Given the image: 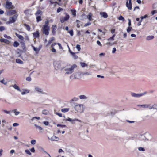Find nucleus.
<instances>
[{
  "instance_id": "obj_63",
  "label": "nucleus",
  "mask_w": 157,
  "mask_h": 157,
  "mask_svg": "<svg viewBox=\"0 0 157 157\" xmlns=\"http://www.w3.org/2000/svg\"><path fill=\"white\" fill-rule=\"evenodd\" d=\"M115 31V29H111V32L112 34H113L114 33Z\"/></svg>"
},
{
  "instance_id": "obj_8",
  "label": "nucleus",
  "mask_w": 157,
  "mask_h": 157,
  "mask_svg": "<svg viewBox=\"0 0 157 157\" xmlns=\"http://www.w3.org/2000/svg\"><path fill=\"white\" fill-rule=\"evenodd\" d=\"M132 0H129L128 2V1H126V6L128 10H131L132 9Z\"/></svg>"
},
{
  "instance_id": "obj_4",
  "label": "nucleus",
  "mask_w": 157,
  "mask_h": 157,
  "mask_svg": "<svg viewBox=\"0 0 157 157\" xmlns=\"http://www.w3.org/2000/svg\"><path fill=\"white\" fill-rule=\"evenodd\" d=\"M64 14L65 15V17H61L60 19V21L62 23H63L65 21H67L70 18V16L68 13H64Z\"/></svg>"
},
{
  "instance_id": "obj_14",
  "label": "nucleus",
  "mask_w": 157,
  "mask_h": 157,
  "mask_svg": "<svg viewBox=\"0 0 157 157\" xmlns=\"http://www.w3.org/2000/svg\"><path fill=\"white\" fill-rule=\"evenodd\" d=\"M16 13V11L15 10H10L7 12V14L9 15H12L15 14Z\"/></svg>"
},
{
  "instance_id": "obj_10",
  "label": "nucleus",
  "mask_w": 157,
  "mask_h": 157,
  "mask_svg": "<svg viewBox=\"0 0 157 157\" xmlns=\"http://www.w3.org/2000/svg\"><path fill=\"white\" fill-rule=\"evenodd\" d=\"M18 16V14H16L13 15V17H10L9 19L10 22L12 23L15 22Z\"/></svg>"
},
{
  "instance_id": "obj_24",
  "label": "nucleus",
  "mask_w": 157,
  "mask_h": 157,
  "mask_svg": "<svg viewBox=\"0 0 157 157\" xmlns=\"http://www.w3.org/2000/svg\"><path fill=\"white\" fill-rule=\"evenodd\" d=\"M59 140V138L58 137L56 136H52L51 138V140L52 141H58Z\"/></svg>"
},
{
  "instance_id": "obj_64",
  "label": "nucleus",
  "mask_w": 157,
  "mask_h": 157,
  "mask_svg": "<svg viewBox=\"0 0 157 157\" xmlns=\"http://www.w3.org/2000/svg\"><path fill=\"white\" fill-rule=\"evenodd\" d=\"M19 125V124L18 123H15L13 124V126L14 127L18 126Z\"/></svg>"
},
{
  "instance_id": "obj_49",
  "label": "nucleus",
  "mask_w": 157,
  "mask_h": 157,
  "mask_svg": "<svg viewBox=\"0 0 157 157\" xmlns=\"http://www.w3.org/2000/svg\"><path fill=\"white\" fill-rule=\"evenodd\" d=\"M76 48L78 51H79L81 50L80 45L79 44L77 45Z\"/></svg>"
},
{
  "instance_id": "obj_57",
  "label": "nucleus",
  "mask_w": 157,
  "mask_h": 157,
  "mask_svg": "<svg viewBox=\"0 0 157 157\" xmlns=\"http://www.w3.org/2000/svg\"><path fill=\"white\" fill-rule=\"evenodd\" d=\"M57 44H58L59 46V48L60 49H63V47L61 45V44L59 43H56Z\"/></svg>"
},
{
  "instance_id": "obj_28",
  "label": "nucleus",
  "mask_w": 157,
  "mask_h": 157,
  "mask_svg": "<svg viewBox=\"0 0 157 157\" xmlns=\"http://www.w3.org/2000/svg\"><path fill=\"white\" fill-rule=\"evenodd\" d=\"M16 62L17 63L22 64L23 63V62L19 59H17L16 60Z\"/></svg>"
},
{
  "instance_id": "obj_2",
  "label": "nucleus",
  "mask_w": 157,
  "mask_h": 157,
  "mask_svg": "<svg viewBox=\"0 0 157 157\" xmlns=\"http://www.w3.org/2000/svg\"><path fill=\"white\" fill-rule=\"evenodd\" d=\"M42 31L43 33L46 36H48L49 34L50 26L47 25L43 26Z\"/></svg>"
},
{
  "instance_id": "obj_12",
  "label": "nucleus",
  "mask_w": 157,
  "mask_h": 157,
  "mask_svg": "<svg viewBox=\"0 0 157 157\" xmlns=\"http://www.w3.org/2000/svg\"><path fill=\"white\" fill-rule=\"evenodd\" d=\"M33 34L34 38H39L40 37V33L39 31H36L35 32L33 33Z\"/></svg>"
},
{
  "instance_id": "obj_13",
  "label": "nucleus",
  "mask_w": 157,
  "mask_h": 157,
  "mask_svg": "<svg viewBox=\"0 0 157 157\" xmlns=\"http://www.w3.org/2000/svg\"><path fill=\"white\" fill-rule=\"evenodd\" d=\"M52 31L53 35H54L56 33V30L57 29V26L56 25H53L52 26Z\"/></svg>"
},
{
  "instance_id": "obj_40",
  "label": "nucleus",
  "mask_w": 157,
  "mask_h": 157,
  "mask_svg": "<svg viewBox=\"0 0 157 157\" xmlns=\"http://www.w3.org/2000/svg\"><path fill=\"white\" fill-rule=\"evenodd\" d=\"M63 9L62 8L59 7L57 9V13H59L61 11H63Z\"/></svg>"
},
{
  "instance_id": "obj_41",
  "label": "nucleus",
  "mask_w": 157,
  "mask_h": 157,
  "mask_svg": "<svg viewBox=\"0 0 157 157\" xmlns=\"http://www.w3.org/2000/svg\"><path fill=\"white\" fill-rule=\"evenodd\" d=\"M57 126L58 127H61L62 128H64V127H66L67 126L65 125H63V124H58L57 125Z\"/></svg>"
},
{
  "instance_id": "obj_39",
  "label": "nucleus",
  "mask_w": 157,
  "mask_h": 157,
  "mask_svg": "<svg viewBox=\"0 0 157 157\" xmlns=\"http://www.w3.org/2000/svg\"><path fill=\"white\" fill-rule=\"evenodd\" d=\"M115 34H114L113 36L110 38H108L107 40L108 41H109L110 40H114V37H115Z\"/></svg>"
},
{
  "instance_id": "obj_20",
  "label": "nucleus",
  "mask_w": 157,
  "mask_h": 157,
  "mask_svg": "<svg viewBox=\"0 0 157 157\" xmlns=\"http://www.w3.org/2000/svg\"><path fill=\"white\" fill-rule=\"evenodd\" d=\"M15 34L16 36L18 37V38L21 40L23 41L24 39V37L21 35H20L19 34H18V33H15Z\"/></svg>"
},
{
  "instance_id": "obj_56",
  "label": "nucleus",
  "mask_w": 157,
  "mask_h": 157,
  "mask_svg": "<svg viewBox=\"0 0 157 157\" xmlns=\"http://www.w3.org/2000/svg\"><path fill=\"white\" fill-rule=\"evenodd\" d=\"M69 33L71 36H72L73 35V31L72 30L69 31Z\"/></svg>"
},
{
  "instance_id": "obj_61",
  "label": "nucleus",
  "mask_w": 157,
  "mask_h": 157,
  "mask_svg": "<svg viewBox=\"0 0 157 157\" xmlns=\"http://www.w3.org/2000/svg\"><path fill=\"white\" fill-rule=\"evenodd\" d=\"M106 44L108 46H112V45H113V44H112L110 42H107V43H106Z\"/></svg>"
},
{
  "instance_id": "obj_60",
  "label": "nucleus",
  "mask_w": 157,
  "mask_h": 157,
  "mask_svg": "<svg viewBox=\"0 0 157 157\" xmlns=\"http://www.w3.org/2000/svg\"><path fill=\"white\" fill-rule=\"evenodd\" d=\"M57 115H58L60 117H62V114L60 113L56 112L55 113Z\"/></svg>"
},
{
  "instance_id": "obj_26",
  "label": "nucleus",
  "mask_w": 157,
  "mask_h": 157,
  "mask_svg": "<svg viewBox=\"0 0 157 157\" xmlns=\"http://www.w3.org/2000/svg\"><path fill=\"white\" fill-rule=\"evenodd\" d=\"M36 16V21L37 22L40 21L42 19L41 18V16Z\"/></svg>"
},
{
  "instance_id": "obj_58",
  "label": "nucleus",
  "mask_w": 157,
  "mask_h": 157,
  "mask_svg": "<svg viewBox=\"0 0 157 157\" xmlns=\"http://www.w3.org/2000/svg\"><path fill=\"white\" fill-rule=\"evenodd\" d=\"M97 44L98 45L100 46H102V45L101 44L99 40H97Z\"/></svg>"
},
{
  "instance_id": "obj_36",
  "label": "nucleus",
  "mask_w": 157,
  "mask_h": 157,
  "mask_svg": "<svg viewBox=\"0 0 157 157\" xmlns=\"http://www.w3.org/2000/svg\"><path fill=\"white\" fill-rule=\"evenodd\" d=\"M17 109H14L13 110L12 112L15 113V115L16 116L18 115L20 113V112L18 111H17Z\"/></svg>"
},
{
  "instance_id": "obj_17",
  "label": "nucleus",
  "mask_w": 157,
  "mask_h": 157,
  "mask_svg": "<svg viewBox=\"0 0 157 157\" xmlns=\"http://www.w3.org/2000/svg\"><path fill=\"white\" fill-rule=\"evenodd\" d=\"M56 44V43H55L52 44L51 45V47L52 48L51 51L53 52H56V50L54 48V46Z\"/></svg>"
},
{
  "instance_id": "obj_29",
  "label": "nucleus",
  "mask_w": 157,
  "mask_h": 157,
  "mask_svg": "<svg viewBox=\"0 0 157 157\" xmlns=\"http://www.w3.org/2000/svg\"><path fill=\"white\" fill-rule=\"evenodd\" d=\"M49 21L48 19H46L44 23V24L43 25V26H44L45 25H47V26H49Z\"/></svg>"
},
{
  "instance_id": "obj_45",
  "label": "nucleus",
  "mask_w": 157,
  "mask_h": 157,
  "mask_svg": "<svg viewBox=\"0 0 157 157\" xmlns=\"http://www.w3.org/2000/svg\"><path fill=\"white\" fill-rule=\"evenodd\" d=\"M25 152L28 154L29 155H32L31 153L27 149L25 150Z\"/></svg>"
},
{
  "instance_id": "obj_44",
  "label": "nucleus",
  "mask_w": 157,
  "mask_h": 157,
  "mask_svg": "<svg viewBox=\"0 0 157 157\" xmlns=\"http://www.w3.org/2000/svg\"><path fill=\"white\" fill-rule=\"evenodd\" d=\"M78 98L74 97L71 100V101H75L78 100Z\"/></svg>"
},
{
  "instance_id": "obj_3",
  "label": "nucleus",
  "mask_w": 157,
  "mask_h": 157,
  "mask_svg": "<svg viewBox=\"0 0 157 157\" xmlns=\"http://www.w3.org/2000/svg\"><path fill=\"white\" fill-rule=\"evenodd\" d=\"M3 6L9 10L12 9L14 8L12 2L10 1H6V3L3 4Z\"/></svg>"
},
{
  "instance_id": "obj_6",
  "label": "nucleus",
  "mask_w": 157,
  "mask_h": 157,
  "mask_svg": "<svg viewBox=\"0 0 157 157\" xmlns=\"http://www.w3.org/2000/svg\"><path fill=\"white\" fill-rule=\"evenodd\" d=\"M77 67V66L76 64H75L73 65L70 68L66 70L67 71L66 72V74H68L69 73H71L73 72L74 69Z\"/></svg>"
},
{
  "instance_id": "obj_9",
  "label": "nucleus",
  "mask_w": 157,
  "mask_h": 157,
  "mask_svg": "<svg viewBox=\"0 0 157 157\" xmlns=\"http://www.w3.org/2000/svg\"><path fill=\"white\" fill-rule=\"evenodd\" d=\"M65 120V121H68L71 122L72 124H74V122L76 121H78L79 122H81V120L76 119H72L69 117H68V118L67 119H66Z\"/></svg>"
},
{
  "instance_id": "obj_5",
  "label": "nucleus",
  "mask_w": 157,
  "mask_h": 157,
  "mask_svg": "<svg viewBox=\"0 0 157 157\" xmlns=\"http://www.w3.org/2000/svg\"><path fill=\"white\" fill-rule=\"evenodd\" d=\"M147 92L146 91H145L143 93L140 94H136L132 92L131 93V95L133 97L139 98L147 94Z\"/></svg>"
},
{
  "instance_id": "obj_19",
  "label": "nucleus",
  "mask_w": 157,
  "mask_h": 157,
  "mask_svg": "<svg viewBox=\"0 0 157 157\" xmlns=\"http://www.w3.org/2000/svg\"><path fill=\"white\" fill-rule=\"evenodd\" d=\"M100 14L102 16V17L105 18H107L108 17L107 13L105 12H100Z\"/></svg>"
},
{
  "instance_id": "obj_32",
  "label": "nucleus",
  "mask_w": 157,
  "mask_h": 157,
  "mask_svg": "<svg viewBox=\"0 0 157 157\" xmlns=\"http://www.w3.org/2000/svg\"><path fill=\"white\" fill-rule=\"evenodd\" d=\"M69 110V108H63L61 110L62 112L63 113L67 112Z\"/></svg>"
},
{
  "instance_id": "obj_33",
  "label": "nucleus",
  "mask_w": 157,
  "mask_h": 157,
  "mask_svg": "<svg viewBox=\"0 0 157 157\" xmlns=\"http://www.w3.org/2000/svg\"><path fill=\"white\" fill-rule=\"evenodd\" d=\"M76 27L78 28H79L80 27V21L78 20H76Z\"/></svg>"
},
{
  "instance_id": "obj_51",
  "label": "nucleus",
  "mask_w": 157,
  "mask_h": 157,
  "mask_svg": "<svg viewBox=\"0 0 157 157\" xmlns=\"http://www.w3.org/2000/svg\"><path fill=\"white\" fill-rule=\"evenodd\" d=\"M36 141L35 140H33L31 141V143L32 144L34 145L36 144Z\"/></svg>"
},
{
  "instance_id": "obj_27",
  "label": "nucleus",
  "mask_w": 157,
  "mask_h": 157,
  "mask_svg": "<svg viewBox=\"0 0 157 157\" xmlns=\"http://www.w3.org/2000/svg\"><path fill=\"white\" fill-rule=\"evenodd\" d=\"M23 25L24 26H25L26 27V29L28 31H30L31 28H30V26L29 25H28L27 24L25 23H24L23 24Z\"/></svg>"
},
{
  "instance_id": "obj_43",
  "label": "nucleus",
  "mask_w": 157,
  "mask_h": 157,
  "mask_svg": "<svg viewBox=\"0 0 157 157\" xmlns=\"http://www.w3.org/2000/svg\"><path fill=\"white\" fill-rule=\"evenodd\" d=\"M138 106H141L143 108H148V105H138Z\"/></svg>"
},
{
  "instance_id": "obj_30",
  "label": "nucleus",
  "mask_w": 157,
  "mask_h": 157,
  "mask_svg": "<svg viewBox=\"0 0 157 157\" xmlns=\"http://www.w3.org/2000/svg\"><path fill=\"white\" fill-rule=\"evenodd\" d=\"M81 99H87V97L84 95H81L79 96Z\"/></svg>"
},
{
  "instance_id": "obj_23",
  "label": "nucleus",
  "mask_w": 157,
  "mask_h": 157,
  "mask_svg": "<svg viewBox=\"0 0 157 157\" xmlns=\"http://www.w3.org/2000/svg\"><path fill=\"white\" fill-rule=\"evenodd\" d=\"M23 92L21 93V94L22 95H24L26 94V93H28L29 92V90L26 89H23Z\"/></svg>"
},
{
  "instance_id": "obj_53",
  "label": "nucleus",
  "mask_w": 157,
  "mask_h": 157,
  "mask_svg": "<svg viewBox=\"0 0 157 157\" xmlns=\"http://www.w3.org/2000/svg\"><path fill=\"white\" fill-rule=\"evenodd\" d=\"M5 30V28L3 26H0V31H2Z\"/></svg>"
},
{
  "instance_id": "obj_18",
  "label": "nucleus",
  "mask_w": 157,
  "mask_h": 157,
  "mask_svg": "<svg viewBox=\"0 0 157 157\" xmlns=\"http://www.w3.org/2000/svg\"><path fill=\"white\" fill-rule=\"evenodd\" d=\"M69 51L70 53H71V54L72 55V56L74 58V59H77L78 58V56L75 54L76 53L73 52L70 50H69Z\"/></svg>"
},
{
  "instance_id": "obj_16",
  "label": "nucleus",
  "mask_w": 157,
  "mask_h": 157,
  "mask_svg": "<svg viewBox=\"0 0 157 157\" xmlns=\"http://www.w3.org/2000/svg\"><path fill=\"white\" fill-rule=\"evenodd\" d=\"M0 41L1 42L5 43L6 44H9L10 43V42L9 40H7V39H5L4 38L0 39Z\"/></svg>"
},
{
  "instance_id": "obj_34",
  "label": "nucleus",
  "mask_w": 157,
  "mask_h": 157,
  "mask_svg": "<svg viewBox=\"0 0 157 157\" xmlns=\"http://www.w3.org/2000/svg\"><path fill=\"white\" fill-rule=\"evenodd\" d=\"M34 125L37 129H38L40 130H43V128L40 126L37 125L36 124H34Z\"/></svg>"
},
{
  "instance_id": "obj_35",
  "label": "nucleus",
  "mask_w": 157,
  "mask_h": 157,
  "mask_svg": "<svg viewBox=\"0 0 157 157\" xmlns=\"http://www.w3.org/2000/svg\"><path fill=\"white\" fill-rule=\"evenodd\" d=\"M81 66L82 67H86L88 66L87 64L85 63H84L83 62H81L80 63Z\"/></svg>"
},
{
  "instance_id": "obj_47",
  "label": "nucleus",
  "mask_w": 157,
  "mask_h": 157,
  "mask_svg": "<svg viewBox=\"0 0 157 157\" xmlns=\"http://www.w3.org/2000/svg\"><path fill=\"white\" fill-rule=\"evenodd\" d=\"M0 82L1 83H3L5 85H6L7 82L5 81L4 80V79H3L2 80H1Z\"/></svg>"
},
{
  "instance_id": "obj_11",
  "label": "nucleus",
  "mask_w": 157,
  "mask_h": 157,
  "mask_svg": "<svg viewBox=\"0 0 157 157\" xmlns=\"http://www.w3.org/2000/svg\"><path fill=\"white\" fill-rule=\"evenodd\" d=\"M34 89L35 90L39 93H41L42 94H44V92H43L42 89L38 87H35Z\"/></svg>"
},
{
  "instance_id": "obj_62",
  "label": "nucleus",
  "mask_w": 157,
  "mask_h": 157,
  "mask_svg": "<svg viewBox=\"0 0 157 157\" xmlns=\"http://www.w3.org/2000/svg\"><path fill=\"white\" fill-rule=\"evenodd\" d=\"M30 151L32 152H35V150L34 149V147H33L32 148L30 149Z\"/></svg>"
},
{
  "instance_id": "obj_54",
  "label": "nucleus",
  "mask_w": 157,
  "mask_h": 157,
  "mask_svg": "<svg viewBox=\"0 0 157 157\" xmlns=\"http://www.w3.org/2000/svg\"><path fill=\"white\" fill-rule=\"evenodd\" d=\"M148 17V15H147V14H146L144 16H141V20H142V19H143L144 18H146L147 17Z\"/></svg>"
},
{
  "instance_id": "obj_50",
  "label": "nucleus",
  "mask_w": 157,
  "mask_h": 157,
  "mask_svg": "<svg viewBox=\"0 0 157 157\" xmlns=\"http://www.w3.org/2000/svg\"><path fill=\"white\" fill-rule=\"evenodd\" d=\"M43 123L45 125H48L49 124V122L48 121H45L43 122Z\"/></svg>"
},
{
  "instance_id": "obj_15",
  "label": "nucleus",
  "mask_w": 157,
  "mask_h": 157,
  "mask_svg": "<svg viewBox=\"0 0 157 157\" xmlns=\"http://www.w3.org/2000/svg\"><path fill=\"white\" fill-rule=\"evenodd\" d=\"M70 11L71 13V14L73 16V17H75L76 16V10L73 9H71Z\"/></svg>"
},
{
  "instance_id": "obj_42",
  "label": "nucleus",
  "mask_w": 157,
  "mask_h": 157,
  "mask_svg": "<svg viewBox=\"0 0 157 157\" xmlns=\"http://www.w3.org/2000/svg\"><path fill=\"white\" fill-rule=\"evenodd\" d=\"M54 40H55L54 37H52L51 38V39L49 40V41H48V44H50L51 43V42L52 41H53Z\"/></svg>"
},
{
  "instance_id": "obj_55",
  "label": "nucleus",
  "mask_w": 157,
  "mask_h": 157,
  "mask_svg": "<svg viewBox=\"0 0 157 157\" xmlns=\"http://www.w3.org/2000/svg\"><path fill=\"white\" fill-rule=\"evenodd\" d=\"M118 19L120 20H122L124 21V19L122 16L121 15L119 17Z\"/></svg>"
},
{
  "instance_id": "obj_48",
  "label": "nucleus",
  "mask_w": 157,
  "mask_h": 157,
  "mask_svg": "<svg viewBox=\"0 0 157 157\" xmlns=\"http://www.w3.org/2000/svg\"><path fill=\"white\" fill-rule=\"evenodd\" d=\"M138 150L139 151H145V149L144 148L142 147H139L138 148Z\"/></svg>"
},
{
  "instance_id": "obj_25",
  "label": "nucleus",
  "mask_w": 157,
  "mask_h": 157,
  "mask_svg": "<svg viewBox=\"0 0 157 157\" xmlns=\"http://www.w3.org/2000/svg\"><path fill=\"white\" fill-rule=\"evenodd\" d=\"M92 14L91 13H89L87 16V18H88L89 21H91L93 20L92 18Z\"/></svg>"
},
{
  "instance_id": "obj_59",
  "label": "nucleus",
  "mask_w": 157,
  "mask_h": 157,
  "mask_svg": "<svg viewBox=\"0 0 157 157\" xmlns=\"http://www.w3.org/2000/svg\"><path fill=\"white\" fill-rule=\"evenodd\" d=\"M156 13H157V11L156 10H153L151 12V13L152 15Z\"/></svg>"
},
{
  "instance_id": "obj_22",
  "label": "nucleus",
  "mask_w": 157,
  "mask_h": 157,
  "mask_svg": "<svg viewBox=\"0 0 157 157\" xmlns=\"http://www.w3.org/2000/svg\"><path fill=\"white\" fill-rule=\"evenodd\" d=\"M10 86L13 87L15 89L17 90L19 92H21V90L20 89L19 86H17L16 84H15L13 86Z\"/></svg>"
},
{
  "instance_id": "obj_1",
  "label": "nucleus",
  "mask_w": 157,
  "mask_h": 157,
  "mask_svg": "<svg viewBox=\"0 0 157 157\" xmlns=\"http://www.w3.org/2000/svg\"><path fill=\"white\" fill-rule=\"evenodd\" d=\"M76 105H75V110L77 112L82 113L83 112V105L79 104L76 103H75Z\"/></svg>"
},
{
  "instance_id": "obj_7",
  "label": "nucleus",
  "mask_w": 157,
  "mask_h": 157,
  "mask_svg": "<svg viewBox=\"0 0 157 157\" xmlns=\"http://www.w3.org/2000/svg\"><path fill=\"white\" fill-rule=\"evenodd\" d=\"M90 102V104H94L98 102V100L96 97H94L91 98Z\"/></svg>"
},
{
  "instance_id": "obj_37",
  "label": "nucleus",
  "mask_w": 157,
  "mask_h": 157,
  "mask_svg": "<svg viewBox=\"0 0 157 157\" xmlns=\"http://www.w3.org/2000/svg\"><path fill=\"white\" fill-rule=\"evenodd\" d=\"M154 38V36H149L147 37L146 38V39L147 40H151L152 39Z\"/></svg>"
},
{
  "instance_id": "obj_38",
  "label": "nucleus",
  "mask_w": 157,
  "mask_h": 157,
  "mask_svg": "<svg viewBox=\"0 0 157 157\" xmlns=\"http://www.w3.org/2000/svg\"><path fill=\"white\" fill-rule=\"evenodd\" d=\"M48 111L47 110H45V109L43 110L42 112V113L43 114H44L45 115H47L48 114Z\"/></svg>"
},
{
  "instance_id": "obj_46",
  "label": "nucleus",
  "mask_w": 157,
  "mask_h": 157,
  "mask_svg": "<svg viewBox=\"0 0 157 157\" xmlns=\"http://www.w3.org/2000/svg\"><path fill=\"white\" fill-rule=\"evenodd\" d=\"M91 24V23L90 22H88L87 23H85L84 25V27H87L88 26L90 25Z\"/></svg>"
},
{
  "instance_id": "obj_52",
  "label": "nucleus",
  "mask_w": 157,
  "mask_h": 157,
  "mask_svg": "<svg viewBox=\"0 0 157 157\" xmlns=\"http://www.w3.org/2000/svg\"><path fill=\"white\" fill-rule=\"evenodd\" d=\"M132 27H128L127 30V32L129 33L131 30Z\"/></svg>"
},
{
  "instance_id": "obj_31",
  "label": "nucleus",
  "mask_w": 157,
  "mask_h": 157,
  "mask_svg": "<svg viewBox=\"0 0 157 157\" xmlns=\"http://www.w3.org/2000/svg\"><path fill=\"white\" fill-rule=\"evenodd\" d=\"M19 45V43L17 41H15L14 42L13 44V46L14 47H17Z\"/></svg>"
},
{
  "instance_id": "obj_21",
  "label": "nucleus",
  "mask_w": 157,
  "mask_h": 157,
  "mask_svg": "<svg viewBox=\"0 0 157 157\" xmlns=\"http://www.w3.org/2000/svg\"><path fill=\"white\" fill-rule=\"evenodd\" d=\"M42 14V12L40 10H38L35 13V15L36 16H41Z\"/></svg>"
}]
</instances>
